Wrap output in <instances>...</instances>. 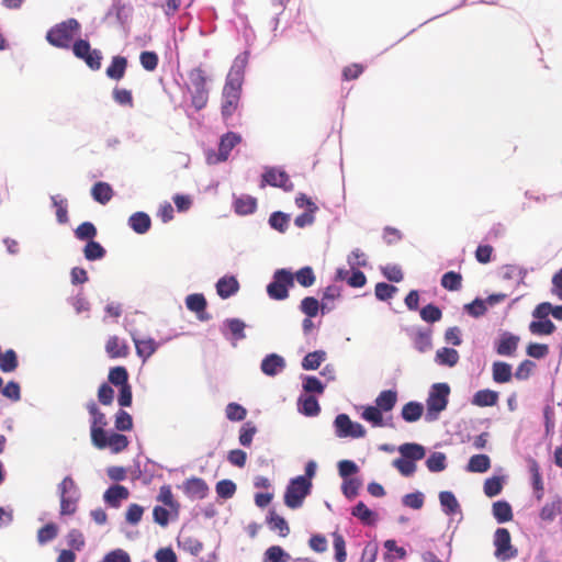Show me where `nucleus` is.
I'll list each match as a JSON object with an SVG mask.
<instances>
[{
    "label": "nucleus",
    "instance_id": "nucleus-40",
    "mask_svg": "<svg viewBox=\"0 0 562 562\" xmlns=\"http://www.w3.org/2000/svg\"><path fill=\"white\" fill-rule=\"evenodd\" d=\"M493 515L499 522H507L513 519L512 506L505 501H498L493 504Z\"/></svg>",
    "mask_w": 562,
    "mask_h": 562
},
{
    "label": "nucleus",
    "instance_id": "nucleus-13",
    "mask_svg": "<svg viewBox=\"0 0 562 562\" xmlns=\"http://www.w3.org/2000/svg\"><path fill=\"white\" fill-rule=\"evenodd\" d=\"M241 142V137L239 134L234 132H227L221 137L218 145V153L216 158L213 159L212 156H209V161L212 164L226 161L232 149Z\"/></svg>",
    "mask_w": 562,
    "mask_h": 562
},
{
    "label": "nucleus",
    "instance_id": "nucleus-25",
    "mask_svg": "<svg viewBox=\"0 0 562 562\" xmlns=\"http://www.w3.org/2000/svg\"><path fill=\"white\" fill-rule=\"evenodd\" d=\"M492 375L496 383H508L513 378L512 366L504 361H495L492 366Z\"/></svg>",
    "mask_w": 562,
    "mask_h": 562
},
{
    "label": "nucleus",
    "instance_id": "nucleus-59",
    "mask_svg": "<svg viewBox=\"0 0 562 562\" xmlns=\"http://www.w3.org/2000/svg\"><path fill=\"white\" fill-rule=\"evenodd\" d=\"M440 308L434 304H428L420 310V317L427 323H435L441 319Z\"/></svg>",
    "mask_w": 562,
    "mask_h": 562
},
{
    "label": "nucleus",
    "instance_id": "nucleus-28",
    "mask_svg": "<svg viewBox=\"0 0 562 562\" xmlns=\"http://www.w3.org/2000/svg\"><path fill=\"white\" fill-rule=\"evenodd\" d=\"M257 209V199L251 195H241L234 200V210L239 215L252 214Z\"/></svg>",
    "mask_w": 562,
    "mask_h": 562
},
{
    "label": "nucleus",
    "instance_id": "nucleus-45",
    "mask_svg": "<svg viewBox=\"0 0 562 562\" xmlns=\"http://www.w3.org/2000/svg\"><path fill=\"white\" fill-rule=\"evenodd\" d=\"M555 328L550 319H538L529 324V330L533 335H551Z\"/></svg>",
    "mask_w": 562,
    "mask_h": 562
},
{
    "label": "nucleus",
    "instance_id": "nucleus-15",
    "mask_svg": "<svg viewBox=\"0 0 562 562\" xmlns=\"http://www.w3.org/2000/svg\"><path fill=\"white\" fill-rule=\"evenodd\" d=\"M133 342L135 345L136 355L146 361L149 359L158 349L159 344L151 337L139 338L132 335Z\"/></svg>",
    "mask_w": 562,
    "mask_h": 562
},
{
    "label": "nucleus",
    "instance_id": "nucleus-26",
    "mask_svg": "<svg viewBox=\"0 0 562 562\" xmlns=\"http://www.w3.org/2000/svg\"><path fill=\"white\" fill-rule=\"evenodd\" d=\"M91 195L100 204H106L113 196V189L108 182L99 181L93 184Z\"/></svg>",
    "mask_w": 562,
    "mask_h": 562
},
{
    "label": "nucleus",
    "instance_id": "nucleus-24",
    "mask_svg": "<svg viewBox=\"0 0 562 562\" xmlns=\"http://www.w3.org/2000/svg\"><path fill=\"white\" fill-rule=\"evenodd\" d=\"M128 225L137 234H145L149 231L151 221L148 214L136 212L128 218Z\"/></svg>",
    "mask_w": 562,
    "mask_h": 562
},
{
    "label": "nucleus",
    "instance_id": "nucleus-29",
    "mask_svg": "<svg viewBox=\"0 0 562 562\" xmlns=\"http://www.w3.org/2000/svg\"><path fill=\"white\" fill-rule=\"evenodd\" d=\"M396 403L397 392L393 390H384L375 398V406L382 412H391Z\"/></svg>",
    "mask_w": 562,
    "mask_h": 562
},
{
    "label": "nucleus",
    "instance_id": "nucleus-51",
    "mask_svg": "<svg viewBox=\"0 0 562 562\" xmlns=\"http://www.w3.org/2000/svg\"><path fill=\"white\" fill-rule=\"evenodd\" d=\"M97 228L91 222H83L75 229V236L80 240H93Z\"/></svg>",
    "mask_w": 562,
    "mask_h": 562
},
{
    "label": "nucleus",
    "instance_id": "nucleus-33",
    "mask_svg": "<svg viewBox=\"0 0 562 562\" xmlns=\"http://www.w3.org/2000/svg\"><path fill=\"white\" fill-rule=\"evenodd\" d=\"M398 451L402 457L409 459L412 461L422 460L425 457V448L418 443H404L400 446Z\"/></svg>",
    "mask_w": 562,
    "mask_h": 562
},
{
    "label": "nucleus",
    "instance_id": "nucleus-34",
    "mask_svg": "<svg viewBox=\"0 0 562 562\" xmlns=\"http://www.w3.org/2000/svg\"><path fill=\"white\" fill-rule=\"evenodd\" d=\"M440 505L447 515H454L460 512V505L452 492L443 491L439 494Z\"/></svg>",
    "mask_w": 562,
    "mask_h": 562
},
{
    "label": "nucleus",
    "instance_id": "nucleus-14",
    "mask_svg": "<svg viewBox=\"0 0 562 562\" xmlns=\"http://www.w3.org/2000/svg\"><path fill=\"white\" fill-rule=\"evenodd\" d=\"M183 491L192 499H203L209 494V486L201 477H190L183 483Z\"/></svg>",
    "mask_w": 562,
    "mask_h": 562
},
{
    "label": "nucleus",
    "instance_id": "nucleus-2",
    "mask_svg": "<svg viewBox=\"0 0 562 562\" xmlns=\"http://www.w3.org/2000/svg\"><path fill=\"white\" fill-rule=\"evenodd\" d=\"M80 24L76 19H68L53 26L46 34L48 43L58 48H69Z\"/></svg>",
    "mask_w": 562,
    "mask_h": 562
},
{
    "label": "nucleus",
    "instance_id": "nucleus-8",
    "mask_svg": "<svg viewBox=\"0 0 562 562\" xmlns=\"http://www.w3.org/2000/svg\"><path fill=\"white\" fill-rule=\"evenodd\" d=\"M495 557L501 561L515 558L517 549L512 546V537L506 528H498L494 535Z\"/></svg>",
    "mask_w": 562,
    "mask_h": 562
},
{
    "label": "nucleus",
    "instance_id": "nucleus-50",
    "mask_svg": "<svg viewBox=\"0 0 562 562\" xmlns=\"http://www.w3.org/2000/svg\"><path fill=\"white\" fill-rule=\"evenodd\" d=\"M446 454L442 452H432L426 461L427 469L430 472H441L446 469Z\"/></svg>",
    "mask_w": 562,
    "mask_h": 562
},
{
    "label": "nucleus",
    "instance_id": "nucleus-1",
    "mask_svg": "<svg viewBox=\"0 0 562 562\" xmlns=\"http://www.w3.org/2000/svg\"><path fill=\"white\" fill-rule=\"evenodd\" d=\"M188 79L187 89L191 94V103L196 111H201L209 102L206 71L202 67L192 68L188 71Z\"/></svg>",
    "mask_w": 562,
    "mask_h": 562
},
{
    "label": "nucleus",
    "instance_id": "nucleus-23",
    "mask_svg": "<svg viewBox=\"0 0 562 562\" xmlns=\"http://www.w3.org/2000/svg\"><path fill=\"white\" fill-rule=\"evenodd\" d=\"M528 463H529V472L531 474L532 487L536 493V497L538 501H541L543 497L544 487H543L542 476H541V472H540V467H539L538 462L532 458H530L528 460Z\"/></svg>",
    "mask_w": 562,
    "mask_h": 562
},
{
    "label": "nucleus",
    "instance_id": "nucleus-20",
    "mask_svg": "<svg viewBox=\"0 0 562 562\" xmlns=\"http://www.w3.org/2000/svg\"><path fill=\"white\" fill-rule=\"evenodd\" d=\"M519 344V337L510 333L502 334L497 345L496 352L501 356H513Z\"/></svg>",
    "mask_w": 562,
    "mask_h": 562
},
{
    "label": "nucleus",
    "instance_id": "nucleus-32",
    "mask_svg": "<svg viewBox=\"0 0 562 562\" xmlns=\"http://www.w3.org/2000/svg\"><path fill=\"white\" fill-rule=\"evenodd\" d=\"M383 412L374 406H366L361 413L362 419L370 423L373 427H384Z\"/></svg>",
    "mask_w": 562,
    "mask_h": 562
},
{
    "label": "nucleus",
    "instance_id": "nucleus-38",
    "mask_svg": "<svg viewBox=\"0 0 562 562\" xmlns=\"http://www.w3.org/2000/svg\"><path fill=\"white\" fill-rule=\"evenodd\" d=\"M59 498L61 516H71L77 512L79 494L59 495Z\"/></svg>",
    "mask_w": 562,
    "mask_h": 562
},
{
    "label": "nucleus",
    "instance_id": "nucleus-6",
    "mask_svg": "<svg viewBox=\"0 0 562 562\" xmlns=\"http://www.w3.org/2000/svg\"><path fill=\"white\" fill-rule=\"evenodd\" d=\"M241 95V87L225 83L222 91L221 114L227 122L238 110Z\"/></svg>",
    "mask_w": 562,
    "mask_h": 562
},
{
    "label": "nucleus",
    "instance_id": "nucleus-7",
    "mask_svg": "<svg viewBox=\"0 0 562 562\" xmlns=\"http://www.w3.org/2000/svg\"><path fill=\"white\" fill-rule=\"evenodd\" d=\"M75 56L82 59L92 70L101 68L102 54L99 49H92L86 40H77L72 45Z\"/></svg>",
    "mask_w": 562,
    "mask_h": 562
},
{
    "label": "nucleus",
    "instance_id": "nucleus-30",
    "mask_svg": "<svg viewBox=\"0 0 562 562\" xmlns=\"http://www.w3.org/2000/svg\"><path fill=\"white\" fill-rule=\"evenodd\" d=\"M300 308L307 317L312 318L317 315L319 308L324 313L325 310L329 311L331 307L326 302H323L321 305L315 297L306 296L302 300Z\"/></svg>",
    "mask_w": 562,
    "mask_h": 562
},
{
    "label": "nucleus",
    "instance_id": "nucleus-36",
    "mask_svg": "<svg viewBox=\"0 0 562 562\" xmlns=\"http://www.w3.org/2000/svg\"><path fill=\"white\" fill-rule=\"evenodd\" d=\"M424 412V407L420 403L417 402H408L402 408V417L407 423L417 422Z\"/></svg>",
    "mask_w": 562,
    "mask_h": 562
},
{
    "label": "nucleus",
    "instance_id": "nucleus-12",
    "mask_svg": "<svg viewBox=\"0 0 562 562\" xmlns=\"http://www.w3.org/2000/svg\"><path fill=\"white\" fill-rule=\"evenodd\" d=\"M249 54L248 52H244L236 56L233 61V65L228 71L225 83L243 87L245 70L248 64Z\"/></svg>",
    "mask_w": 562,
    "mask_h": 562
},
{
    "label": "nucleus",
    "instance_id": "nucleus-17",
    "mask_svg": "<svg viewBox=\"0 0 562 562\" xmlns=\"http://www.w3.org/2000/svg\"><path fill=\"white\" fill-rule=\"evenodd\" d=\"M285 368L284 359L277 355L270 353L265 357L261 361V371L269 376H274Z\"/></svg>",
    "mask_w": 562,
    "mask_h": 562
},
{
    "label": "nucleus",
    "instance_id": "nucleus-27",
    "mask_svg": "<svg viewBox=\"0 0 562 562\" xmlns=\"http://www.w3.org/2000/svg\"><path fill=\"white\" fill-rule=\"evenodd\" d=\"M498 402V393L493 390H480L472 398V404L479 407L494 406Z\"/></svg>",
    "mask_w": 562,
    "mask_h": 562
},
{
    "label": "nucleus",
    "instance_id": "nucleus-54",
    "mask_svg": "<svg viewBox=\"0 0 562 562\" xmlns=\"http://www.w3.org/2000/svg\"><path fill=\"white\" fill-rule=\"evenodd\" d=\"M561 513V503L553 501L547 503L540 510V518L543 521H552Z\"/></svg>",
    "mask_w": 562,
    "mask_h": 562
},
{
    "label": "nucleus",
    "instance_id": "nucleus-61",
    "mask_svg": "<svg viewBox=\"0 0 562 562\" xmlns=\"http://www.w3.org/2000/svg\"><path fill=\"white\" fill-rule=\"evenodd\" d=\"M158 55L155 52L145 50L140 53V65L147 71H154L158 66Z\"/></svg>",
    "mask_w": 562,
    "mask_h": 562
},
{
    "label": "nucleus",
    "instance_id": "nucleus-48",
    "mask_svg": "<svg viewBox=\"0 0 562 562\" xmlns=\"http://www.w3.org/2000/svg\"><path fill=\"white\" fill-rule=\"evenodd\" d=\"M58 535V527L54 522H48L37 531V541L40 544H45L53 539H55Z\"/></svg>",
    "mask_w": 562,
    "mask_h": 562
},
{
    "label": "nucleus",
    "instance_id": "nucleus-4",
    "mask_svg": "<svg viewBox=\"0 0 562 562\" xmlns=\"http://www.w3.org/2000/svg\"><path fill=\"white\" fill-rule=\"evenodd\" d=\"M294 285V274L286 269L274 272L272 281L267 286L270 299L281 301L289 296V288Z\"/></svg>",
    "mask_w": 562,
    "mask_h": 562
},
{
    "label": "nucleus",
    "instance_id": "nucleus-62",
    "mask_svg": "<svg viewBox=\"0 0 562 562\" xmlns=\"http://www.w3.org/2000/svg\"><path fill=\"white\" fill-rule=\"evenodd\" d=\"M333 538H334L335 559L338 562H345L347 559L345 539L338 532H334Z\"/></svg>",
    "mask_w": 562,
    "mask_h": 562
},
{
    "label": "nucleus",
    "instance_id": "nucleus-35",
    "mask_svg": "<svg viewBox=\"0 0 562 562\" xmlns=\"http://www.w3.org/2000/svg\"><path fill=\"white\" fill-rule=\"evenodd\" d=\"M491 468V460L486 454H474L468 463V471L473 473H484Z\"/></svg>",
    "mask_w": 562,
    "mask_h": 562
},
{
    "label": "nucleus",
    "instance_id": "nucleus-43",
    "mask_svg": "<svg viewBox=\"0 0 562 562\" xmlns=\"http://www.w3.org/2000/svg\"><path fill=\"white\" fill-rule=\"evenodd\" d=\"M108 379L110 383L120 387L128 384V372L125 367L117 366L110 369Z\"/></svg>",
    "mask_w": 562,
    "mask_h": 562
},
{
    "label": "nucleus",
    "instance_id": "nucleus-58",
    "mask_svg": "<svg viewBox=\"0 0 562 562\" xmlns=\"http://www.w3.org/2000/svg\"><path fill=\"white\" fill-rule=\"evenodd\" d=\"M295 279L296 281L304 288H308L311 285L314 284L315 282V274H314V271L311 267L306 266V267H303L301 268L296 273H295Z\"/></svg>",
    "mask_w": 562,
    "mask_h": 562
},
{
    "label": "nucleus",
    "instance_id": "nucleus-52",
    "mask_svg": "<svg viewBox=\"0 0 562 562\" xmlns=\"http://www.w3.org/2000/svg\"><path fill=\"white\" fill-rule=\"evenodd\" d=\"M158 501L161 502L165 506H168L170 509L176 513L179 509V503L175 499L171 487L169 485H164L160 487Z\"/></svg>",
    "mask_w": 562,
    "mask_h": 562
},
{
    "label": "nucleus",
    "instance_id": "nucleus-18",
    "mask_svg": "<svg viewBox=\"0 0 562 562\" xmlns=\"http://www.w3.org/2000/svg\"><path fill=\"white\" fill-rule=\"evenodd\" d=\"M186 305L188 310L198 314L200 321L210 319V315L205 313L206 300L203 294L194 293L188 295L186 299Z\"/></svg>",
    "mask_w": 562,
    "mask_h": 562
},
{
    "label": "nucleus",
    "instance_id": "nucleus-10",
    "mask_svg": "<svg viewBox=\"0 0 562 562\" xmlns=\"http://www.w3.org/2000/svg\"><path fill=\"white\" fill-rule=\"evenodd\" d=\"M334 424L336 435L339 438H363L367 434L364 427L359 423L352 422L347 414H339L335 418Z\"/></svg>",
    "mask_w": 562,
    "mask_h": 562
},
{
    "label": "nucleus",
    "instance_id": "nucleus-11",
    "mask_svg": "<svg viewBox=\"0 0 562 562\" xmlns=\"http://www.w3.org/2000/svg\"><path fill=\"white\" fill-rule=\"evenodd\" d=\"M266 186L281 188L285 192L293 191L294 189L289 175L276 167L267 168L263 172L260 187L265 188Z\"/></svg>",
    "mask_w": 562,
    "mask_h": 562
},
{
    "label": "nucleus",
    "instance_id": "nucleus-37",
    "mask_svg": "<svg viewBox=\"0 0 562 562\" xmlns=\"http://www.w3.org/2000/svg\"><path fill=\"white\" fill-rule=\"evenodd\" d=\"M459 352L452 348H441L436 352V361L441 366L454 367L459 361Z\"/></svg>",
    "mask_w": 562,
    "mask_h": 562
},
{
    "label": "nucleus",
    "instance_id": "nucleus-53",
    "mask_svg": "<svg viewBox=\"0 0 562 562\" xmlns=\"http://www.w3.org/2000/svg\"><path fill=\"white\" fill-rule=\"evenodd\" d=\"M352 515L367 525H371L374 521V513L362 502H359L352 508Z\"/></svg>",
    "mask_w": 562,
    "mask_h": 562
},
{
    "label": "nucleus",
    "instance_id": "nucleus-46",
    "mask_svg": "<svg viewBox=\"0 0 562 562\" xmlns=\"http://www.w3.org/2000/svg\"><path fill=\"white\" fill-rule=\"evenodd\" d=\"M19 366L16 353L13 349L7 350L0 356V370L2 372H13Z\"/></svg>",
    "mask_w": 562,
    "mask_h": 562
},
{
    "label": "nucleus",
    "instance_id": "nucleus-5",
    "mask_svg": "<svg viewBox=\"0 0 562 562\" xmlns=\"http://www.w3.org/2000/svg\"><path fill=\"white\" fill-rule=\"evenodd\" d=\"M92 443L98 449L109 448L113 453H120L128 447V439L125 435L105 430H95Z\"/></svg>",
    "mask_w": 562,
    "mask_h": 562
},
{
    "label": "nucleus",
    "instance_id": "nucleus-22",
    "mask_svg": "<svg viewBox=\"0 0 562 562\" xmlns=\"http://www.w3.org/2000/svg\"><path fill=\"white\" fill-rule=\"evenodd\" d=\"M87 409L92 417L90 434L91 441L93 440V434L95 430H104V427L108 425L105 415L98 408L94 402H90L87 404Z\"/></svg>",
    "mask_w": 562,
    "mask_h": 562
},
{
    "label": "nucleus",
    "instance_id": "nucleus-41",
    "mask_svg": "<svg viewBox=\"0 0 562 562\" xmlns=\"http://www.w3.org/2000/svg\"><path fill=\"white\" fill-rule=\"evenodd\" d=\"M268 525L271 530L278 531L281 537H286L290 528L285 519L279 516L274 510H271L268 518Z\"/></svg>",
    "mask_w": 562,
    "mask_h": 562
},
{
    "label": "nucleus",
    "instance_id": "nucleus-39",
    "mask_svg": "<svg viewBox=\"0 0 562 562\" xmlns=\"http://www.w3.org/2000/svg\"><path fill=\"white\" fill-rule=\"evenodd\" d=\"M290 560L291 555L282 547L271 546L265 551L262 562H289Z\"/></svg>",
    "mask_w": 562,
    "mask_h": 562
},
{
    "label": "nucleus",
    "instance_id": "nucleus-64",
    "mask_svg": "<svg viewBox=\"0 0 562 562\" xmlns=\"http://www.w3.org/2000/svg\"><path fill=\"white\" fill-rule=\"evenodd\" d=\"M269 224L274 229L283 233L288 228L289 216L282 212H273L269 217Z\"/></svg>",
    "mask_w": 562,
    "mask_h": 562
},
{
    "label": "nucleus",
    "instance_id": "nucleus-9",
    "mask_svg": "<svg viewBox=\"0 0 562 562\" xmlns=\"http://www.w3.org/2000/svg\"><path fill=\"white\" fill-rule=\"evenodd\" d=\"M450 387L446 383H437L432 386V390L427 398V412L428 415L437 416L440 412L446 409L448 404V395Z\"/></svg>",
    "mask_w": 562,
    "mask_h": 562
},
{
    "label": "nucleus",
    "instance_id": "nucleus-42",
    "mask_svg": "<svg viewBox=\"0 0 562 562\" xmlns=\"http://www.w3.org/2000/svg\"><path fill=\"white\" fill-rule=\"evenodd\" d=\"M326 359V352L323 350H316L308 352L302 361L304 370H316L321 367L322 362Z\"/></svg>",
    "mask_w": 562,
    "mask_h": 562
},
{
    "label": "nucleus",
    "instance_id": "nucleus-44",
    "mask_svg": "<svg viewBox=\"0 0 562 562\" xmlns=\"http://www.w3.org/2000/svg\"><path fill=\"white\" fill-rule=\"evenodd\" d=\"M85 258L89 261L102 259L105 256V249L94 240H89L83 248Z\"/></svg>",
    "mask_w": 562,
    "mask_h": 562
},
{
    "label": "nucleus",
    "instance_id": "nucleus-55",
    "mask_svg": "<svg viewBox=\"0 0 562 562\" xmlns=\"http://www.w3.org/2000/svg\"><path fill=\"white\" fill-rule=\"evenodd\" d=\"M360 486L361 481L357 477L344 479L341 491L347 498L352 499L358 495Z\"/></svg>",
    "mask_w": 562,
    "mask_h": 562
},
{
    "label": "nucleus",
    "instance_id": "nucleus-47",
    "mask_svg": "<svg viewBox=\"0 0 562 562\" xmlns=\"http://www.w3.org/2000/svg\"><path fill=\"white\" fill-rule=\"evenodd\" d=\"M441 285L448 291H458L462 286V276L454 271L446 272L441 278Z\"/></svg>",
    "mask_w": 562,
    "mask_h": 562
},
{
    "label": "nucleus",
    "instance_id": "nucleus-63",
    "mask_svg": "<svg viewBox=\"0 0 562 562\" xmlns=\"http://www.w3.org/2000/svg\"><path fill=\"white\" fill-rule=\"evenodd\" d=\"M226 417L233 422H239L245 419L247 411L237 403H229L225 409Z\"/></svg>",
    "mask_w": 562,
    "mask_h": 562
},
{
    "label": "nucleus",
    "instance_id": "nucleus-57",
    "mask_svg": "<svg viewBox=\"0 0 562 562\" xmlns=\"http://www.w3.org/2000/svg\"><path fill=\"white\" fill-rule=\"evenodd\" d=\"M393 465L404 476H411L416 471V464L414 461L406 459L405 457L397 458L393 461Z\"/></svg>",
    "mask_w": 562,
    "mask_h": 562
},
{
    "label": "nucleus",
    "instance_id": "nucleus-19",
    "mask_svg": "<svg viewBox=\"0 0 562 562\" xmlns=\"http://www.w3.org/2000/svg\"><path fill=\"white\" fill-rule=\"evenodd\" d=\"M130 496L128 490L120 484H115L110 486L104 495L103 498L108 505L111 507L117 508L122 501L127 499Z\"/></svg>",
    "mask_w": 562,
    "mask_h": 562
},
{
    "label": "nucleus",
    "instance_id": "nucleus-49",
    "mask_svg": "<svg viewBox=\"0 0 562 562\" xmlns=\"http://www.w3.org/2000/svg\"><path fill=\"white\" fill-rule=\"evenodd\" d=\"M301 412L306 416H316L319 411V404L316 397L308 395L300 398Z\"/></svg>",
    "mask_w": 562,
    "mask_h": 562
},
{
    "label": "nucleus",
    "instance_id": "nucleus-31",
    "mask_svg": "<svg viewBox=\"0 0 562 562\" xmlns=\"http://www.w3.org/2000/svg\"><path fill=\"white\" fill-rule=\"evenodd\" d=\"M127 67V59L123 56H114L111 65L106 68V76L113 80L124 77Z\"/></svg>",
    "mask_w": 562,
    "mask_h": 562
},
{
    "label": "nucleus",
    "instance_id": "nucleus-56",
    "mask_svg": "<svg viewBox=\"0 0 562 562\" xmlns=\"http://www.w3.org/2000/svg\"><path fill=\"white\" fill-rule=\"evenodd\" d=\"M236 484L231 480H222L216 483L215 490L220 497L228 499L236 493Z\"/></svg>",
    "mask_w": 562,
    "mask_h": 562
},
{
    "label": "nucleus",
    "instance_id": "nucleus-21",
    "mask_svg": "<svg viewBox=\"0 0 562 562\" xmlns=\"http://www.w3.org/2000/svg\"><path fill=\"white\" fill-rule=\"evenodd\" d=\"M239 290V283L233 276L223 277L216 283V291L222 299H228Z\"/></svg>",
    "mask_w": 562,
    "mask_h": 562
},
{
    "label": "nucleus",
    "instance_id": "nucleus-3",
    "mask_svg": "<svg viewBox=\"0 0 562 562\" xmlns=\"http://www.w3.org/2000/svg\"><path fill=\"white\" fill-rule=\"evenodd\" d=\"M312 481L303 475L292 479L284 493V503L295 509L302 506L304 498L311 493Z\"/></svg>",
    "mask_w": 562,
    "mask_h": 562
},
{
    "label": "nucleus",
    "instance_id": "nucleus-16",
    "mask_svg": "<svg viewBox=\"0 0 562 562\" xmlns=\"http://www.w3.org/2000/svg\"><path fill=\"white\" fill-rule=\"evenodd\" d=\"M105 351L111 359L126 358L130 355V347L119 336H110L105 342Z\"/></svg>",
    "mask_w": 562,
    "mask_h": 562
},
{
    "label": "nucleus",
    "instance_id": "nucleus-60",
    "mask_svg": "<svg viewBox=\"0 0 562 562\" xmlns=\"http://www.w3.org/2000/svg\"><path fill=\"white\" fill-rule=\"evenodd\" d=\"M115 428L120 431H128L133 428L132 416L124 409H120L115 414Z\"/></svg>",
    "mask_w": 562,
    "mask_h": 562
}]
</instances>
